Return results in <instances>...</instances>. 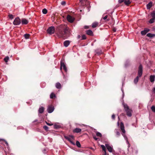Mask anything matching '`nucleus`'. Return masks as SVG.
<instances>
[{"instance_id":"nucleus-1","label":"nucleus","mask_w":155,"mask_h":155,"mask_svg":"<svg viewBox=\"0 0 155 155\" xmlns=\"http://www.w3.org/2000/svg\"><path fill=\"white\" fill-rule=\"evenodd\" d=\"M70 34L69 28L66 27L64 28V31H59L57 33V36L59 38H62L64 39L69 37Z\"/></svg>"},{"instance_id":"nucleus-2","label":"nucleus","mask_w":155,"mask_h":155,"mask_svg":"<svg viewBox=\"0 0 155 155\" xmlns=\"http://www.w3.org/2000/svg\"><path fill=\"white\" fill-rule=\"evenodd\" d=\"M120 128L121 130L122 131V136L124 137L125 140L126 141V142L127 144L128 145V148L130 147V144L128 140V138L126 136L125 134V131L124 129V124L122 123H121L120 125Z\"/></svg>"},{"instance_id":"nucleus-3","label":"nucleus","mask_w":155,"mask_h":155,"mask_svg":"<svg viewBox=\"0 0 155 155\" xmlns=\"http://www.w3.org/2000/svg\"><path fill=\"white\" fill-rule=\"evenodd\" d=\"M143 73V67L141 64H140L138 68V75L134 80V82L135 84H137L139 80V77H140Z\"/></svg>"},{"instance_id":"nucleus-4","label":"nucleus","mask_w":155,"mask_h":155,"mask_svg":"<svg viewBox=\"0 0 155 155\" xmlns=\"http://www.w3.org/2000/svg\"><path fill=\"white\" fill-rule=\"evenodd\" d=\"M123 105L127 115L129 117H131L132 116V110L129 109L127 104H123Z\"/></svg>"},{"instance_id":"nucleus-5","label":"nucleus","mask_w":155,"mask_h":155,"mask_svg":"<svg viewBox=\"0 0 155 155\" xmlns=\"http://www.w3.org/2000/svg\"><path fill=\"white\" fill-rule=\"evenodd\" d=\"M64 137L68 140L72 144L75 145V143L72 141V140H74V136L72 135H70L68 136H64Z\"/></svg>"},{"instance_id":"nucleus-6","label":"nucleus","mask_w":155,"mask_h":155,"mask_svg":"<svg viewBox=\"0 0 155 155\" xmlns=\"http://www.w3.org/2000/svg\"><path fill=\"white\" fill-rule=\"evenodd\" d=\"M48 33L49 34H52L54 33V32L55 29L54 28L53 26H51L48 28L47 29Z\"/></svg>"},{"instance_id":"nucleus-7","label":"nucleus","mask_w":155,"mask_h":155,"mask_svg":"<svg viewBox=\"0 0 155 155\" xmlns=\"http://www.w3.org/2000/svg\"><path fill=\"white\" fill-rule=\"evenodd\" d=\"M21 23L20 19L18 18H16L13 22V24L15 25H18Z\"/></svg>"},{"instance_id":"nucleus-8","label":"nucleus","mask_w":155,"mask_h":155,"mask_svg":"<svg viewBox=\"0 0 155 155\" xmlns=\"http://www.w3.org/2000/svg\"><path fill=\"white\" fill-rule=\"evenodd\" d=\"M63 68V69L65 71L67 72V67L65 65L64 62L62 61H61V66L60 69V70H61L62 68Z\"/></svg>"},{"instance_id":"nucleus-9","label":"nucleus","mask_w":155,"mask_h":155,"mask_svg":"<svg viewBox=\"0 0 155 155\" xmlns=\"http://www.w3.org/2000/svg\"><path fill=\"white\" fill-rule=\"evenodd\" d=\"M67 19L68 21L70 23H72L74 20V18L72 17L70 15H68L67 16Z\"/></svg>"},{"instance_id":"nucleus-10","label":"nucleus","mask_w":155,"mask_h":155,"mask_svg":"<svg viewBox=\"0 0 155 155\" xmlns=\"http://www.w3.org/2000/svg\"><path fill=\"white\" fill-rule=\"evenodd\" d=\"M54 110V107L53 106H49L47 108V111L49 113H51Z\"/></svg>"},{"instance_id":"nucleus-11","label":"nucleus","mask_w":155,"mask_h":155,"mask_svg":"<svg viewBox=\"0 0 155 155\" xmlns=\"http://www.w3.org/2000/svg\"><path fill=\"white\" fill-rule=\"evenodd\" d=\"M105 146L109 152H112L113 148L112 146H110L108 144H106Z\"/></svg>"},{"instance_id":"nucleus-12","label":"nucleus","mask_w":155,"mask_h":155,"mask_svg":"<svg viewBox=\"0 0 155 155\" xmlns=\"http://www.w3.org/2000/svg\"><path fill=\"white\" fill-rule=\"evenodd\" d=\"M21 24L22 25H26L28 23V20L25 18H23L21 19Z\"/></svg>"},{"instance_id":"nucleus-13","label":"nucleus","mask_w":155,"mask_h":155,"mask_svg":"<svg viewBox=\"0 0 155 155\" xmlns=\"http://www.w3.org/2000/svg\"><path fill=\"white\" fill-rule=\"evenodd\" d=\"M44 110V108L43 107H41L39 108L38 110V113L39 114H42V113Z\"/></svg>"},{"instance_id":"nucleus-14","label":"nucleus","mask_w":155,"mask_h":155,"mask_svg":"<svg viewBox=\"0 0 155 155\" xmlns=\"http://www.w3.org/2000/svg\"><path fill=\"white\" fill-rule=\"evenodd\" d=\"M70 44V41L69 40H66L65 41L64 43V46L65 47H67Z\"/></svg>"},{"instance_id":"nucleus-15","label":"nucleus","mask_w":155,"mask_h":155,"mask_svg":"<svg viewBox=\"0 0 155 155\" xmlns=\"http://www.w3.org/2000/svg\"><path fill=\"white\" fill-rule=\"evenodd\" d=\"M155 75H150V80L151 82H153L155 81Z\"/></svg>"},{"instance_id":"nucleus-16","label":"nucleus","mask_w":155,"mask_h":155,"mask_svg":"<svg viewBox=\"0 0 155 155\" xmlns=\"http://www.w3.org/2000/svg\"><path fill=\"white\" fill-rule=\"evenodd\" d=\"M152 2H150L147 4V9H150L152 6Z\"/></svg>"},{"instance_id":"nucleus-17","label":"nucleus","mask_w":155,"mask_h":155,"mask_svg":"<svg viewBox=\"0 0 155 155\" xmlns=\"http://www.w3.org/2000/svg\"><path fill=\"white\" fill-rule=\"evenodd\" d=\"M86 34L89 35H93V33L91 30H88L86 31Z\"/></svg>"},{"instance_id":"nucleus-18","label":"nucleus","mask_w":155,"mask_h":155,"mask_svg":"<svg viewBox=\"0 0 155 155\" xmlns=\"http://www.w3.org/2000/svg\"><path fill=\"white\" fill-rule=\"evenodd\" d=\"M114 132L116 134V137H118L120 135V133L119 131H118V130L117 129H115L114 130Z\"/></svg>"},{"instance_id":"nucleus-19","label":"nucleus","mask_w":155,"mask_h":155,"mask_svg":"<svg viewBox=\"0 0 155 155\" xmlns=\"http://www.w3.org/2000/svg\"><path fill=\"white\" fill-rule=\"evenodd\" d=\"M81 131V129L76 128L73 130V132L75 133H78L80 132Z\"/></svg>"},{"instance_id":"nucleus-20","label":"nucleus","mask_w":155,"mask_h":155,"mask_svg":"<svg viewBox=\"0 0 155 155\" xmlns=\"http://www.w3.org/2000/svg\"><path fill=\"white\" fill-rule=\"evenodd\" d=\"M55 86L58 89H60L61 88V84L59 82H58L56 84Z\"/></svg>"},{"instance_id":"nucleus-21","label":"nucleus","mask_w":155,"mask_h":155,"mask_svg":"<svg viewBox=\"0 0 155 155\" xmlns=\"http://www.w3.org/2000/svg\"><path fill=\"white\" fill-rule=\"evenodd\" d=\"M95 52L98 55L102 53V52L100 49H98L95 50Z\"/></svg>"},{"instance_id":"nucleus-22","label":"nucleus","mask_w":155,"mask_h":155,"mask_svg":"<svg viewBox=\"0 0 155 155\" xmlns=\"http://www.w3.org/2000/svg\"><path fill=\"white\" fill-rule=\"evenodd\" d=\"M147 36L148 37L152 38L155 36V35L152 34L150 33H149L147 34Z\"/></svg>"},{"instance_id":"nucleus-23","label":"nucleus","mask_w":155,"mask_h":155,"mask_svg":"<svg viewBox=\"0 0 155 155\" xmlns=\"http://www.w3.org/2000/svg\"><path fill=\"white\" fill-rule=\"evenodd\" d=\"M98 24L97 22H94L92 24V28H95L97 27V25Z\"/></svg>"},{"instance_id":"nucleus-24","label":"nucleus","mask_w":155,"mask_h":155,"mask_svg":"<svg viewBox=\"0 0 155 155\" xmlns=\"http://www.w3.org/2000/svg\"><path fill=\"white\" fill-rule=\"evenodd\" d=\"M124 3L125 5H127L130 4L131 2L129 0H125Z\"/></svg>"},{"instance_id":"nucleus-25","label":"nucleus","mask_w":155,"mask_h":155,"mask_svg":"<svg viewBox=\"0 0 155 155\" xmlns=\"http://www.w3.org/2000/svg\"><path fill=\"white\" fill-rule=\"evenodd\" d=\"M80 2L81 3V5H84L85 2H86L87 0H79Z\"/></svg>"},{"instance_id":"nucleus-26","label":"nucleus","mask_w":155,"mask_h":155,"mask_svg":"<svg viewBox=\"0 0 155 155\" xmlns=\"http://www.w3.org/2000/svg\"><path fill=\"white\" fill-rule=\"evenodd\" d=\"M30 36V34H26L24 35V37L26 39H28L29 38Z\"/></svg>"},{"instance_id":"nucleus-27","label":"nucleus","mask_w":155,"mask_h":155,"mask_svg":"<svg viewBox=\"0 0 155 155\" xmlns=\"http://www.w3.org/2000/svg\"><path fill=\"white\" fill-rule=\"evenodd\" d=\"M151 15L152 17L153 18L155 19V11H153L151 13Z\"/></svg>"},{"instance_id":"nucleus-28","label":"nucleus","mask_w":155,"mask_h":155,"mask_svg":"<svg viewBox=\"0 0 155 155\" xmlns=\"http://www.w3.org/2000/svg\"><path fill=\"white\" fill-rule=\"evenodd\" d=\"M48 12L46 8H44L43 9L42 12L44 14H46Z\"/></svg>"},{"instance_id":"nucleus-29","label":"nucleus","mask_w":155,"mask_h":155,"mask_svg":"<svg viewBox=\"0 0 155 155\" xmlns=\"http://www.w3.org/2000/svg\"><path fill=\"white\" fill-rule=\"evenodd\" d=\"M76 145L78 147H81L80 143L78 141H76Z\"/></svg>"},{"instance_id":"nucleus-30","label":"nucleus","mask_w":155,"mask_h":155,"mask_svg":"<svg viewBox=\"0 0 155 155\" xmlns=\"http://www.w3.org/2000/svg\"><path fill=\"white\" fill-rule=\"evenodd\" d=\"M55 97V94L53 93H52L50 95V98L51 99H52L54 97Z\"/></svg>"},{"instance_id":"nucleus-31","label":"nucleus","mask_w":155,"mask_h":155,"mask_svg":"<svg viewBox=\"0 0 155 155\" xmlns=\"http://www.w3.org/2000/svg\"><path fill=\"white\" fill-rule=\"evenodd\" d=\"M96 136L97 137H101L102 135L101 133L99 132H96Z\"/></svg>"},{"instance_id":"nucleus-32","label":"nucleus","mask_w":155,"mask_h":155,"mask_svg":"<svg viewBox=\"0 0 155 155\" xmlns=\"http://www.w3.org/2000/svg\"><path fill=\"white\" fill-rule=\"evenodd\" d=\"M155 20V19L152 18L150 19L149 21V22L150 23H152L154 22Z\"/></svg>"},{"instance_id":"nucleus-33","label":"nucleus","mask_w":155,"mask_h":155,"mask_svg":"<svg viewBox=\"0 0 155 155\" xmlns=\"http://www.w3.org/2000/svg\"><path fill=\"white\" fill-rule=\"evenodd\" d=\"M9 59V57L8 56H7L4 58V60L6 62H7L8 61Z\"/></svg>"},{"instance_id":"nucleus-34","label":"nucleus","mask_w":155,"mask_h":155,"mask_svg":"<svg viewBox=\"0 0 155 155\" xmlns=\"http://www.w3.org/2000/svg\"><path fill=\"white\" fill-rule=\"evenodd\" d=\"M141 34L142 35H145L147 34V33L146 31H145L144 30L141 31Z\"/></svg>"},{"instance_id":"nucleus-35","label":"nucleus","mask_w":155,"mask_h":155,"mask_svg":"<svg viewBox=\"0 0 155 155\" xmlns=\"http://www.w3.org/2000/svg\"><path fill=\"white\" fill-rule=\"evenodd\" d=\"M151 108L153 112H155V106H153L151 107Z\"/></svg>"},{"instance_id":"nucleus-36","label":"nucleus","mask_w":155,"mask_h":155,"mask_svg":"<svg viewBox=\"0 0 155 155\" xmlns=\"http://www.w3.org/2000/svg\"><path fill=\"white\" fill-rule=\"evenodd\" d=\"M101 147L102 148V150L103 151H105L106 150V148L105 146L103 145H101Z\"/></svg>"},{"instance_id":"nucleus-37","label":"nucleus","mask_w":155,"mask_h":155,"mask_svg":"<svg viewBox=\"0 0 155 155\" xmlns=\"http://www.w3.org/2000/svg\"><path fill=\"white\" fill-rule=\"evenodd\" d=\"M81 38L82 40H85L86 39V38L85 35H82L81 37Z\"/></svg>"},{"instance_id":"nucleus-38","label":"nucleus","mask_w":155,"mask_h":155,"mask_svg":"<svg viewBox=\"0 0 155 155\" xmlns=\"http://www.w3.org/2000/svg\"><path fill=\"white\" fill-rule=\"evenodd\" d=\"M43 128L44 129L46 130H48V127L47 126H44L43 127Z\"/></svg>"},{"instance_id":"nucleus-39","label":"nucleus","mask_w":155,"mask_h":155,"mask_svg":"<svg viewBox=\"0 0 155 155\" xmlns=\"http://www.w3.org/2000/svg\"><path fill=\"white\" fill-rule=\"evenodd\" d=\"M9 18L10 19H13V15H11V14L9 15Z\"/></svg>"},{"instance_id":"nucleus-40","label":"nucleus","mask_w":155,"mask_h":155,"mask_svg":"<svg viewBox=\"0 0 155 155\" xmlns=\"http://www.w3.org/2000/svg\"><path fill=\"white\" fill-rule=\"evenodd\" d=\"M93 138L96 140H97L98 139V138H97L95 135H93Z\"/></svg>"},{"instance_id":"nucleus-41","label":"nucleus","mask_w":155,"mask_h":155,"mask_svg":"<svg viewBox=\"0 0 155 155\" xmlns=\"http://www.w3.org/2000/svg\"><path fill=\"white\" fill-rule=\"evenodd\" d=\"M61 5H64L66 4V2L63 1H62L61 3Z\"/></svg>"},{"instance_id":"nucleus-42","label":"nucleus","mask_w":155,"mask_h":155,"mask_svg":"<svg viewBox=\"0 0 155 155\" xmlns=\"http://www.w3.org/2000/svg\"><path fill=\"white\" fill-rule=\"evenodd\" d=\"M144 30L145 31H146V33H147V32L149 31L150 30L147 28H145Z\"/></svg>"},{"instance_id":"nucleus-43","label":"nucleus","mask_w":155,"mask_h":155,"mask_svg":"<svg viewBox=\"0 0 155 155\" xmlns=\"http://www.w3.org/2000/svg\"><path fill=\"white\" fill-rule=\"evenodd\" d=\"M125 0H119L118 2L119 3H121L123 2H124Z\"/></svg>"},{"instance_id":"nucleus-44","label":"nucleus","mask_w":155,"mask_h":155,"mask_svg":"<svg viewBox=\"0 0 155 155\" xmlns=\"http://www.w3.org/2000/svg\"><path fill=\"white\" fill-rule=\"evenodd\" d=\"M107 16L106 15L103 18V19L104 20H105L106 19H107Z\"/></svg>"},{"instance_id":"nucleus-45","label":"nucleus","mask_w":155,"mask_h":155,"mask_svg":"<svg viewBox=\"0 0 155 155\" xmlns=\"http://www.w3.org/2000/svg\"><path fill=\"white\" fill-rule=\"evenodd\" d=\"M112 118L113 119V120H114L115 119V115L114 114H113L112 115Z\"/></svg>"},{"instance_id":"nucleus-46","label":"nucleus","mask_w":155,"mask_h":155,"mask_svg":"<svg viewBox=\"0 0 155 155\" xmlns=\"http://www.w3.org/2000/svg\"><path fill=\"white\" fill-rule=\"evenodd\" d=\"M110 11V10H107L106 12V13H104L103 14V15H104V14H109V11Z\"/></svg>"},{"instance_id":"nucleus-47","label":"nucleus","mask_w":155,"mask_h":155,"mask_svg":"<svg viewBox=\"0 0 155 155\" xmlns=\"http://www.w3.org/2000/svg\"><path fill=\"white\" fill-rule=\"evenodd\" d=\"M84 28L85 29H88L89 28V26H88L85 25L84 26Z\"/></svg>"},{"instance_id":"nucleus-48","label":"nucleus","mask_w":155,"mask_h":155,"mask_svg":"<svg viewBox=\"0 0 155 155\" xmlns=\"http://www.w3.org/2000/svg\"><path fill=\"white\" fill-rule=\"evenodd\" d=\"M54 127L55 128H58V126L56 125H54Z\"/></svg>"},{"instance_id":"nucleus-49","label":"nucleus","mask_w":155,"mask_h":155,"mask_svg":"<svg viewBox=\"0 0 155 155\" xmlns=\"http://www.w3.org/2000/svg\"><path fill=\"white\" fill-rule=\"evenodd\" d=\"M152 91L153 93H155V87L153 89Z\"/></svg>"},{"instance_id":"nucleus-50","label":"nucleus","mask_w":155,"mask_h":155,"mask_svg":"<svg viewBox=\"0 0 155 155\" xmlns=\"http://www.w3.org/2000/svg\"><path fill=\"white\" fill-rule=\"evenodd\" d=\"M46 124H47L49 125V126H51L53 125L52 124H50V123H46Z\"/></svg>"},{"instance_id":"nucleus-51","label":"nucleus","mask_w":155,"mask_h":155,"mask_svg":"<svg viewBox=\"0 0 155 155\" xmlns=\"http://www.w3.org/2000/svg\"><path fill=\"white\" fill-rule=\"evenodd\" d=\"M3 140L4 141H5V143L7 145V146H8V143L5 140Z\"/></svg>"},{"instance_id":"nucleus-52","label":"nucleus","mask_w":155,"mask_h":155,"mask_svg":"<svg viewBox=\"0 0 155 155\" xmlns=\"http://www.w3.org/2000/svg\"><path fill=\"white\" fill-rule=\"evenodd\" d=\"M81 38V36L80 35H78V39H79V38Z\"/></svg>"},{"instance_id":"nucleus-53","label":"nucleus","mask_w":155,"mask_h":155,"mask_svg":"<svg viewBox=\"0 0 155 155\" xmlns=\"http://www.w3.org/2000/svg\"><path fill=\"white\" fill-rule=\"evenodd\" d=\"M37 121H38V120H37V119H36V120H34L33 122V123H35V122H37Z\"/></svg>"},{"instance_id":"nucleus-54","label":"nucleus","mask_w":155,"mask_h":155,"mask_svg":"<svg viewBox=\"0 0 155 155\" xmlns=\"http://www.w3.org/2000/svg\"><path fill=\"white\" fill-rule=\"evenodd\" d=\"M122 92H123V97H124V91H123L122 90Z\"/></svg>"},{"instance_id":"nucleus-55","label":"nucleus","mask_w":155,"mask_h":155,"mask_svg":"<svg viewBox=\"0 0 155 155\" xmlns=\"http://www.w3.org/2000/svg\"><path fill=\"white\" fill-rule=\"evenodd\" d=\"M104 151V155H107V153L106 150Z\"/></svg>"},{"instance_id":"nucleus-56","label":"nucleus","mask_w":155,"mask_h":155,"mask_svg":"<svg viewBox=\"0 0 155 155\" xmlns=\"http://www.w3.org/2000/svg\"><path fill=\"white\" fill-rule=\"evenodd\" d=\"M113 11H111V12H110V13L111 14H113Z\"/></svg>"},{"instance_id":"nucleus-57","label":"nucleus","mask_w":155,"mask_h":155,"mask_svg":"<svg viewBox=\"0 0 155 155\" xmlns=\"http://www.w3.org/2000/svg\"><path fill=\"white\" fill-rule=\"evenodd\" d=\"M45 150H44L43 151V153H45Z\"/></svg>"},{"instance_id":"nucleus-58","label":"nucleus","mask_w":155,"mask_h":155,"mask_svg":"<svg viewBox=\"0 0 155 155\" xmlns=\"http://www.w3.org/2000/svg\"><path fill=\"white\" fill-rule=\"evenodd\" d=\"M125 66L126 67H127V64H125Z\"/></svg>"},{"instance_id":"nucleus-59","label":"nucleus","mask_w":155,"mask_h":155,"mask_svg":"<svg viewBox=\"0 0 155 155\" xmlns=\"http://www.w3.org/2000/svg\"><path fill=\"white\" fill-rule=\"evenodd\" d=\"M16 59L17 60H18V59H19V58H16Z\"/></svg>"},{"instance_id":"nucleus-60","label":"nucleus","mask_w":155,"mask_h":155,"mask_svg":"<svg viewBox=\"0 0 155 155\" xmlns=\"http://www.w3.org/2000/svg\"><path fill=\"white\" fill-rule=\"evenodd\" d=\"M136 151V153H137V150H135Z\"/></svg>"},{"instance_id":"nucleus-61","label":"nucleus","mask_w":155,"mask_h":155,"mask_svg":"<svg viewBox=\"0 0 155 155\" xmlns=\"http://www.w3.org/2000/svg\"><path fill=\"white\" fill-rule=\"evenodd\" d=\"M107 21H109V19H107Z\"/></svg>"},{"instance_id":"nucleus-62","label":"nucleus","mask_w":155,"mask_h":155,"mask_svg":"<svg viewBox=\"0 0 155 155\" xmlns=\"http://www.w3.org/2000/svg\"><path fill=\"white\" fill-rule=\"evenodd\" d=\"M154 72L155 73V69L154 70Z\"/></svg>"},{"instance_id":"nucleus-63","label":"nucleus","mask_w":155,"mask_h":155,"mask_svg":"<svg viewBox=\"0 0 155 155\" xmlns=\"http://www.w3.org/2000/svg\"><path fill=\"white\" fill-rule=\"evenodd\" d=\"M118 119H120V118H119V117H118Z\"/></svg>"},{"instance_id":"nucleus-64","label":"nucleus","mask_w":155,"mask_h":155,"mask_svg":"<svg viewBox=\"0 0 155 155\" xmlns=\"http://www.w3.org/2000/svg\"><path fill=\"white\" fill-rule=\"evenodd\" d=\"M117 124H118H118H119V122H117Z\"/></svg>"}]
</instances>
